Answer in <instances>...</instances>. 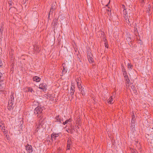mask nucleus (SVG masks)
Segmentation results:
<instances>
[{
	"mask_svg": "<svg viewBox=\"0 0 153 153\" xmlns=\"http://www.w3.org/2000/svg\"><path fill=\"white\" fill-rule=\"evenodd\" d=\"M44 109V106L41 107L40 105H38L34 110V114L37 117L43 115V114L42 111Z\"/></svg>",
	"mask_w": 153,
	"mask_h": 153,
	"instance_id": "obj_1",
	"label": "nucleus"
},
{
	"mask_svg": "<svg viewBox=\"0 0 153 153\" xmlns=\"http://www.w3.org/2000/svg\"><path fill=\"white\" fill-rule=\"evenodd\" d=\"M37 119L38 123L44 125L45 121V117H44L43 115L39 116L37 117Z\"/></svg>",
	"mask_w": 153,
	"mask_h": 153,
	"instance_id": "obj_2",
	"label": "nucleus"
},
{
	"mask_svg": "<svg viewBox=\"0 0 153 153\" xmlns=\"http://www.w3.org/2000/svg\"><path fill=\"white\" fill-rule=\"evenodd\" d=\"M123 15L124 18L125 19L126 22L128 24L130 22L129 19L128 18L127 11L126 8H124L123 10Z\"/></svg>",
	"mask_w": 153,
	"mask_h": 153,
	"instance_id": "obj_3",
	"label": "nucleus"
},
{
	"mask_svg": "<svg viewBox=\"0 0 153 153\" xmlns=\"http://www.w3.org/2000/svg\"><path fill=\"white\" fill-rule=\"evenodd\" d=\"M25 149L27 153H31L33 152V148L31 145L27 144L25 146Z\"/></svg>",
	"mask_w": 153,
	"mask_h": 153,
	"instance_id": "obj_4",
	"label": "nucleus"
},
{
	"mask_svg": "<svg viewBox=\"0 0 153 153\" xmlns=\"http://www.w3.org/2000/svg\"><path fill=\"white\" fill-rule=\"evenodd\" d=\"M33 54H36L38 53L40 51V49H39L38 46L36 45H33Z\"/></svg>",
	"mask_w": 153,
	"mask_h": 153,
	"instance_id": "obj_5",
	"label": "nucleus"
},
{
	"mask_svg": "<svg viewBox=\"0 0 153 153\" xmlns=\"http://www.w3.org/2000/svg\"><path fill=\"white\" fill-rule=\"evenodd\" d=\"M46 85L45 83H42L40 84L39 85V88L42 90L43 91H45L46 90L47 88H46Z\"/></svg>",
	"mask_w": 153,
	"mask_h": 153,
	"instance_id": "obj_6",
	"label": "nucleus"
},
{
	"mask_svg": "<svg viewBox=\"0 0 153 153\" xmlns=\"http://www.w3.org/2000/svg\"><path fill=\"white\" fill-rule=\"evenodd\" d=\"M43 125V124L38 123L35 126V127L36 128L35 132H37L39 130L42 128Z\"/></svg>",
	"mask_w": 153,
	"mask_h": 153,
	"instance_id": "obj_7",
	"label": "nucleus"
},
{
	"mask_svg": "<svg viewBox=\"0 0 153 153\" xmlns=\"http://www.w3.org/2000/svg\"><path fill=\"white\" fill-rule=\"evenodd\" d=\"M65 64H62V76L63 75L67 73V68L65 66Z\"/></svg>",
	"mask_w": 153,
	"mask_h": 153,
	"instance_id": "obj_8",
	"label": "nucleus"
},
{
	"mask_svg": "<svg viewBox=\"0 0 153 153\" xmlns=\"http://www.w3.org/2000/svg\"><path fill=\"white\" fill-rule=\"evenodd\" d=\"M75 91V86L73 85V84L72 85L71 84L70 94L71 96L72 97L73 95H74V93Z\"/></svg>",
	"mask_w": 153,
	"mask_h": 153,
	"instance_id": "obj_9",
	"label": "nucleus"
},
{
	"mask_svg": "<svg viewBox=\"0 0 153 153\" xmlns=\"http://www.w3.org/2000/svg\"><path fill=\"white\" fill-rule=\"evenodd\" d=\"M56 135H57V134H53V133L51 135L52 140L55 143L56 142V138L57 137Z\"/></svg>",
	"mask_w": 153,
	"mask_h": 153,
	"instance_id": "obj_10",
	"label": "nucleus"
},
{
	"mask_svg": "<svg viewBox=\"0 0 153 153\" xmlns=\"http://www.w3.org/2000/svg\"><path fill=\"white\" fill-rule=\"evenodd\" d=\"M11 95H10V99H9V102H14V93L12 91L11 92Z\"/></svg>",
	"mask_w": 153,
	"mask_h": 153,
	"instance_id": "obj_11",
	"label": "nucleus"
},
{
	"mask_svg": "<svg viewBox=\"0 0 153 153\" xmlns=\"http://www.w3.org/2000/svg\"><path fill=\"white\" fill-rule=\"evenodd\" d=\"M13 102H8V105L7 106L8 109L9 110H11L13 108Z\"/></svg>",
	"mask_w": 153,
	"mask_h": 153,
	"instance_id": "obj_12",
	"label": "nucleus"
},
{
	"mask_svg": "<svg viewBox=\"0 0 153 153\" xmlns=\"http://www.w3.org/2000/svg\"><path fill=\"white\" fill-rule=\"evenodd\" d=\"M56 2H55L54 3H53V4H52L51 7V8L50 9L51 10L49 12V15L50 14V12H51V10H52L53 11V10H54L55 9H56Z\"/></svg>",
	"mask_w": 153,
	"mask_h": 153,
	"instance_id": "obj_13",
	"label": "nucleus"
},
{
	"mask_svg": "<svg viewBox=\"0 0 153 153\" xmlns=\"http://www.w3.org/2000/svg\"><path fill=\"white\" fill-rule=\"evenodd\" d=\"M33 80L34 81L36 82H39L40 81L41 78L36 76H34L33 78Z\"/></svg>",
	"mask_w": 153,
	"mask_h": 153,
	"instance_id": "obj_14",
	"label": "nucleus"
},
{
	"mask_svg": "<svg viewBox=\"0 0 153 153\" xmlns=\"http://www.w3.org/2000/svg\"><path fill=\"white\" fill-rule=\"evenodd\" d=\"M87 58L89 62L90 63H93L94 62L93 58L90 55H88Z\"/></svg>",
	"mask_w": 153,
	"mask_h": 153,
	"instance_id": "obj_15",
	"label": "nucleus"
},
{
	"mask_svg": "<svg viewBox=\"0 0 153 153\" xmlns=\"http://www.w3.org/2000/svg\"><path fill=\"white\" fill-rule=\"evenodd\" d=\"M113 96H111L109 99L107 100V102L108 103H109L110 104H113L114 102H113Z\"/></svg>",
	"mask_w": 153,
	"mask_h": 153,
	"instance_id": "obj_16",
	"label": "nucleus"
},
{
	"mask_svg": "<svg viewBox=\"0 0 153 153\" xmlns=\"http://www.w3.org/2000/svg\"><path fill=\"white\" fill-rule=\"evenodd\" d=\"M81 89V94H82V95L83 96H84L85 95V92L84 90V88L82 86H81V87L80 88Z\"/></svg>",
	"mask_w": 153,
	"mask_h": 153,
	"instance_id": "obj_17",
	"label": "nucleus"
},
{
	"mask_svg": "<svg viewBox=\"0 0 153 153\" xmlns=\"http://www.w3.org/2000/svg\"><path fill=\"white\" fill-rule=\"evenodd\" d=\"M131 130L133 132L135 131V125L134 123H131Z\"/></svg>",
	"mask_w": 153,
	"mask_h": 153,
	"instance_id": "obj_18",
	"label": "nucleus"
},
{
	"mask_svg": "<svg viewBox=\"0 0 153 153\" xmlns=\"http://www.w3.org/2000/svg\"><path fill=\"white\" fill-rule=\"evenodd\" d=\"M122 71L123 72V75L127 74L126 69L123 66L122 67Z\"/></svg>",
	"mask_w": 153,
	"mask_h": 153,
	"instance_id": "obj_19",
	"label": "nucleus"
},
{
	"mask_svg": "<svg viewBox=\"0 0 153 153\" xmlns=\"http://www.w3.org/2000/svg\"><path fill=\"white\" fill-rule=\"evenodd\" d=\"M57 19H56V20H55V22H54V32H55V28H56V25H57Z\"/></svg>",
	"mask_w": 153,
	"mask_h": 153,
	"instance_id": "obj_20",
	"label": "nucleus"
},
{
	"mask_svg": "<svg viewBox=\"0 0 153 153\" xmlns=\"http://www.w3.org/2000/svg\"><path fill=\"white\" fill-rule=\"evenodd\" d=\"M4 27L3 26H1V28L0 29V36H1L2 35L3 31V30Z\"/></svg>",
	"mask_w": 153,
	"mask_h": 153,
	"instance_id": "obj_21",
	"label": "nucleus"
},
{
	"mask_svg": "<svg viewBox=\"0 0 153 153\" xmlns=\"http://www.w3.org/2000/svg\"><path fill=\"white\" fill-rule=\"evenodd\" d=\"M128 68L129 70L132 69L133 68V65H131L130 63H128L127 65Z\"/></svg>",
	"mask_w": 153,
	"mask_h": 153,
	"instance_id": "obj_22",
	"label": "nucleus"
},
{
	"mask_svg": "<svg viewBox=\"0 0 153 153\" xmlns=\"http://www.w3.org/2000/svg\"><path fill=\"white\" fill-rule=\"evenodd\" d=\"M102 33H101L102 34H102H103V41L104 42H107V39H106L105 37V36L104 35V33L103 32H102Z\"/></svg>",
	"mask_w": 153,
	"mask_h": 153,
	"instance_id": "obj_23",
	"label": "nucleus"
},
{
	"mask_svg": "<svg viewBox=\"0 0 153 153\" xmlns=\"http://www.w3.org/2000/svg\"><path fill=\"white\" fill-rule=\"evenodd\" d=\"M4 83H3V84H2L1 82L0 83V90L1 91L3 90L4 89V87L2 86V85H3Z\"/></svg>",
	"mask_w": 153,
	"mask_h": 153,
	"instance_id": "obj_24",
	"label": "nucleus"
},
{
	"mask_svg": "<svg viewBox=\"0 0 153 153\" xmlns=\"http://www.w3.org/2000/svg\"><path fill=\"white\" fill-rule=\"evenodd\" d=\"M33 91V88L31 87H28V91L30 92H32L33 91Z\"/></svg>",
	"mask_w": 153,
	"mask_h": 153,
	"instance_id": "obj_25",
	"label": "nucleus"
},
{
	"mask_svg": "<svg viewBox=\"0 0 153 153\" xmlns=\"http://www.w3.org/2000/svg\"><path fill=\"white\" fill-rule=\"evenodd\" d=\"M48 99H49V100H51L52 99V97L51 94H48Z\"/></svg>",
	"mask_w": 153,
	"mask_h": 153,
	"instance_id": "obj_26",
	"label": "nucleus"
},
{
	"mask_svg": "<svg viewBox=\"0 0 153 153\" xmlns=\"http://www.w3.org/2000/svg\"><path fill=\"white\" fill-rule=\"evenodd\" d=\"M12 2L11 1H9L8 2V4H9V7H10V8L12 7Z\"/></svg>",
	"mask_w": 153,
	"mask_h": 153,
	"instance_id": "obj_27",
	"label": "nucleus"
},
{
	"mask_svg": "<svg viewBox=\"0 0 153 153\" xmlns=\"http://www.w3.org/2000/svg\"><path fill=\"white\" fill-rule=\"evenodd\" d=\"M105 47L107 48H108V42H105L104 43Z\"/></svg>",
	"mask_w": 153,
	"mask_h": 153,
	"instance_id": "obj_28",
	"label": "nucleus"
},
{
	"mask_svg": "<svg viewBox=\"0 0 153 153\" xmlns=\"http://www.w3.org/2000/svg\"><path fill=\"white\" fill-rule=\"evenodd\" d=\"M70 144L69 143L68 144L67 146V149L70 150L71 149Z\"/></svg>",
	"mask_w": 153,
	"mask_h": 153,
	"instance_id": "obj_29",
	"label": "nucleus"
},
{
	"mask_svg": "<svg viewBox=\"0 0 153 153\" xmlns=\"http://www.w3.org/2000/svg\"><path fill=\"white\" fill-rule=\"evenodd\" d=\"M2 76H3V74H2V73H1L0 72V80L1 79V77H2ZM3 80H0V83L1 82H3Z\"/></svg>",
	"mask_w": 153,
	"mask_h": 153,
	"instance_id": "obj_30",
	"label": "nucleus"
},
{
	"mask_svg": "<svg viewBox=\"0 0 153 153\" xmlns=\"http://www.w3.org/2000/svg\"><path fill=\"white\" fill-rule=\"evenodd\" d=\"M126 81L128 84H129L130 82V80L129 79V78L125 79Z\"/></svg>",
	"mask_w": 153,
	"mask_h": 153,
	"instance_id": "obj_31",
	"label": "nucleus"
},
{
	"mask_svg": "<svg viewBox=\"0 0 153 153\" xmlns=\"http://www.w3.org/2000/svg\"><path fill=\"white\" fill-rule=\"evenodd\" d=\"M131 88L133 91L134 90L136 89L135 86L133 85H132V86H131Z\"/></svg>",
	"mask_w": 153,
	"mask_h": 153,
	"instance_id": "obj_32",
	"label": "nucleus"
},
{
	"mask_svg": "<svg viewBox=\"0 0 153 153\" xmlns=\"http://www.w3.org/2000/svg\"><path fill=\"white\" fill-rule=\"evenodd\" d=\"M71 121V119L70 118L69 119L65 121L67 123H68V122H70Z\"/></svg>",
	"mask_w": 153,
	"mask_h": 153,
	"instance_id": "obj_33",
	"label": "nucleus"
},
{
	"mask_svg": "<svg viewBox=\"0 0 153 153\" xmlns=\"http://www.w3.org/2000/svg\"><path fill=\"white\" fill-rule=\"evenodd\" d=\"M126 40L128 41H129V42H130L131 41V38L130 37H127L126 38Z\"/></svg>",
	"mask_w": 153,
	"mask_h": 153,
	"instance_id": "obj_34",
	"label": "nucleus"
},
{
	"mask_svg": "<svg viewBox=\"0 0 153 153\" xmlns=\"http://www.w3.org/2000/svg\"><path fill=\"white\" fill-rule=\"evenodd\" d=\"M123 76L125 80L128 78V76L127 74L124 75Z\"/></svg>",
	"mask_w": 153,
	"mask_h": 153,
	"instance_id": "obj_35",
	"label": "nucleus"
},
{
	"mask_svg": "<svg viewBox=\"0 0 153 153\" xmlns=\"http://www.w3.org/2000/svg\"><path fill=\"white\" fill-rule=\"evenodd\" d=\"M79 83H77V86H78V88L79 89V90H80V88L81 87V84H79Z\"/></svg>",
	"mask_w": 153,
	"mask_h": 153,
	"instance_id": "obj_36",
	"label": "nucleus"
},
{
	"mask_svg": "<svg viewBox=\"0 0 153 153\" xmlns=\"http://www.w3.org/2000/svg\"><path fill=\"white\" fill-rule=\"evenodd\" d=\"M134 30L135 32H137V29L136 27H134Z\"/></svg>",
	"mask_w": 153,
	"mask_h": 153,
	"instance_id": "obj_37",
	"label": "nucleus"
},
{
	"mask_svg": "<svg viewBox=\"0 0 153 153\" xmlns=\"http://www.w3.org/2000/svg\"><path fill=\"white\" fill-rule=\"evenodd\" d=\"M135 121V120L133 118H132V119L131 120V123H134V124Z\"/></svg>",
	"mask_w": 153,
	"mask_h": 153,
	"instance_id": "obj_38",
	"label": "nucleus"
},
{
	"mask_svg": "<svg viewBox=\"0 0 153 153\" xmlns=\"http://www.w3.org/2000/svg\"><path fill=\"white\" fill-rule=\"evenodd\" d=\"M58 122H59V123H61L62 122H61V121L60 120V119H59V116H58Z\"/></svg>",
	"mask_w": 153,
	"mask_h": 153,
	"instance_id": "obj_39",
	"label": "nucleus"
},
{
	"mask_svg": "<svg viewBox=\"0 0 153 153\" xmlns=\"http://www.w3.org/2000/svg\"><path fill=\"white\" fill-rule=\"evenodd\" d=\"M4 124V122L0 120V125H3Z\"/></svg>",
	"mask_w": 153,
	"mask_h": 153,
	"instance_id": "obj_40",
	"label": "nucleus"
},
{
	"mask_svg": "<svg viewBox=\"0 0 153 153\" xmlns=\"http://www.w3.org/2000/svg\"><path fill=\"white\" fill-rule=\"evenodd\" d=\"M48 94H45L44 95V96L46 98L48 99Z\"/></svg>",
	"mask_w": 153,
	"mask_h": 153,
	"instance_id": "obj_41",
	"label": "nucleus"
},
{
	"mask_svg": "<svg viewBox=\"0 0 153 153\" xmlns=\"http://www.w3.org/2000/svg\"><path fill=\"white\" fill-rule=\"evenodd\" d=\"M79 79H76V82L77 83H79Z\"/></svg>",
	"mask_w": 153,
	"mask_h": 153,
	"instance_id": "obj_42",
	"label": "nucleus"
},
{
	"mask_svg": "<svg viewBox=\"0 0 153 153\" xmlns=\"http://www.w3.org/2000/svg\"><path fill=\"white\" fill-rule=\"evenodd\" d=\"M133 91H134V92L135 93V94H137V90L136 89H135V90H134Z\"/></svg>",
	"mask_w": 153,
	"mask_h": 153,
	"instance_id": "obj_43",
	"label": "nucleus"
},
{
	"mask_svg": "<svg viewBox=\"0 0 153 153\" xmlns=\"http://www.w3.org/2000/svg\"><path fill=\"white\" fill-rule=\"evenodd\" d=\"M6 138H7V139L8 140H10V138H9V137L8 136H7V135H6Z\"/></svg>",
	"mask_w": 153,
	"mask_h": 153,
	"instance_id": "obj_44",
	"label": "nucleus"
},
{
	"mask_svg": "<svg viewBox=\"0 0 153 153\" xmlns=\"http://www.w3.org/2000/svg\"><path fill=\"white\" fill-rule=\"evenodd\" d=\"M3 65V64L2 62V61L0 62V67L2 66Z\"/></svg>",
	"mask_w": 153,
	"mask_h": 153,
	"instance_id": "obj_45",
	"label": "nucleus"
},
{
	"mask_svg": "<svg viewBox=\"0 0 153 153\" xmlns=\"http://www.w3.org/2000/svg\"><path fill=\"white\" fill-rule=\"evenodd\" d=\"M4 128H5V127L4 126H2V127L1 128V130H5V129H4Z\"/></svg>",
	"mask_w": 153,
	"mask_h": 153,
	"instance_id": "obj_46",
	"label": "nucleus"
},
{
	"mask_svg": "<svg viewBox=\"0 0 153 153\" xmlns=\"http://www.w3.org/2000/svg\"><path fill=\"white\" fill-rule=\"evenodd\" d=\"M28 0H24L23 1L24 2V4H25L26 1H27Z\"/></svg>",
	"mask_w": 153,
	"mask_h": 153,
	"instance_id": "obj_47",
	"label": "nucleus"
},
{
	"mask_svg": "<svg viewBox=\"0 0 153 153\" xmlns=\"http://www.w3.org/2000/svg\"><path fill=\"white\" fill-rule=\"evenodd\" d=\"M122 7H123V8H124H124H125V7H125V5H124V4H123V5H122Z\"/></svg>",
	"mask_w": 153,
	"mask_h": 153,
	"instance_id": "obj_48",
	"label": "nucleus"
},
{
	"mask_svg": "<svg viewBox=\"0 0 153 153\" xmlns=\"http://www.w3.org/2000/svg\"><path fill=\"white\" fill-rule=\"evenodd\" d=\"M67 123L65 121V122H63V124L64 125H65V124H67Z\"/></svg>",
	"mask_w": 153,
	"mask_h": 153,
	"instance_id": "obj_49",
	"label": "nucleus"
},
{
	"mask_svg": "<svg viewBox=\"0 0 153 153\" xmlns=\"http://www.w3.org/2000/svg\"><path fill=\"white\" fill-rule=\"evenodd\" d=\"M132 118L134 119V114H133V115H132Z\"/></svg>",
	"mask_w": 153,
	"mask_h": 153,
	"instance_id": "obj_50",
	"label": "nucleus"
},
{
	"mask_svg": "<svg viewBox=\"0 0 153 153\" xmlns=\"http://www.w3.org/2000/svg\"><path fill=\"white\" fill-rule=\"evenodd\" d=\"M22 124H21V125L20 126V128H21V129H22Z\"/></svg>",
	"mask_w": 153,
	"mask_h": 153,
	"instance_id": "obj_51",
	"label": "nucleus"
},
{
	"mask_svg": "<svg viewBox=\"0 0 153 153\" xmlns=\"http://www.w3.org/2000/svg\"><path fill=\"white\" fill-rule=\"evenodd\" d=\"M141 2H142V3H144V0H141Z\"/></svg>",
	"mask_w": 153,
	"mask_h": 153,
	"instance_id": "obj_52",
	"label": "nucleus"
},
{
	"mask_svg": "<svg viewBox=\"0 0 153 153\" xmlns=\"http://www.w3.org/2000/svg\"><path fill=\"white\" fill-rule=\"evenodd\" d=\"M147 136H149V134H146V137L147 138Z\"/></svg>",
	"mask_w": 153,
	"mask_h": 153,
	"instance_id": "obj_53",
	"label": "nucleus"
},
{
	"mask_svg": "<svg viewBox=\"0 0 153 153\" xmlns=\"http://www.w3.org/2000/svg\"><path fill=\"white\" fill-rule=\"evenodd\" d=\"M0 127H1H1H2V126H1V125H0Z\"/></svg>",
	"mask_w": 153,
	"mask_h": 153,
	"instance_id": "obj_54",
	"label": "nucleus"
},
{
	"mask_svg": "<svg viewBox=\"0 0 153 153\" xmlns=\"http://www.w3.org/2000/svg\"><path fill=\"white\" fill-rule=\"evenodd\" d=\"M57 117L56 116V120H57V119H56Z\"/></svg>",
	"mask_w": 153,
	"mask_h": 153,
	"instance_id": "obj_55",
	"label": "nucleus"
},
{
	"mask_svg": "<svg viewBox=\"0 0 153 153\" xmlns=\"http://www.w3.org/2000/svg\"><path fill=\"white\" fill-rule=\"evenodd\" d=\"M108 5V4H107V5H106V6H107Z\"/></svg>",
	"mask_w": 153,
	"mask_h": 153,
	"instance_id": "obj_56",
	"label": "nucleus"
},
{
	"mask_svg": "<svg viewBox=\"0 0 153 153\" xmlns=\"http://www.w3.org/2000/svg\"><path fill=\"white\" fill-rule=\"evenodd\" d=\"M2 61L1 60V59H0V62H1Z\"/></svg>",
	"mask_w": 153,
	"mask_h": 153,
	"instance_id": "obj_57",
	"label": "nucleus"
},
{
	"mask_svg": "<svg viewBox=\"0 0 153 153\" xmlns=\"http://www.w3.org/2000/svg\"><path fill=\"white\" fill-rule=\"evenodd\" d=\"M57 145V143H56V145Z\"/></svg>",
	"mask_w": 153,
	"mask_h": 153,
	"instance_id": "obj_58",
	"label": "nucleus"
}]
</instances>
